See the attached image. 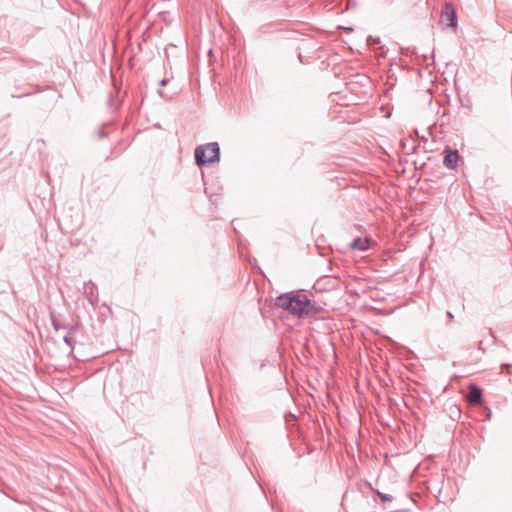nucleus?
<instances>
[{"label":"nucleus","mask_w":512,"mask_h":512,"mask_svg":"<svg viewBox=\"0 0 512 512\" xmlns=\"http://www.w3.org/2000/svg\"><path fill=\"white\" fill-rule=\"evenodd\" d=\"M481 397V390L476 385H471L469 388L467 400L472 404H478L481 401Z\"/></svg>","instance_id":"39448f33"},{"label":"nucleus","mask_w":512,"mask_h":512,"mask_svg":"<svg viewBox=\"0 0 512 512\" xmlns=\"http://www.w3.org/2000/svg\"><path fill=\"white\" fill-rule=\"evenodd\" d=\"M369 240L357 238L351 243V248L358 249L360 251H365L368 249Z\"/></svg>","instance_id":"423d86ee"},{"label":"nucleus","mask_w":512,"mask_h":512,"mask_svg":"<svg viewBox=\"0 0 512 512\" xmlns=\"http://www.w3.org/2000/svg\"><path fill=\"white\" fill-rule=\"evenodd\" d=\"M441 22L447 27L456 26V14L452 4H445L444 10L441 13Z\"/></svg>","instance_id":"7ed1b4c3"},{"label":"nucleus","mask_w":512,"mask_h":512,"mask_svg":"<svg viewBox=\"0 0 512 512\" xmlns=\"http://www.w3.org/2000/svg\"><path fill=\"white\" fill-rule=\"evenodd\" d=\"M458 159L459 154L457 150H446V155L444 157L443 163L447 168L454 169L457 166Z\"/></svg>","instance_id":"20e7f679"},{"label":"nucleus","mask_w":512,"mask_h":512,"mask_svg":"<svg viewBox=\"0 0 512 512\" xmlns=\"http://www.w3.org/2000/svg\"><path fill=\"white\" fill-rule=\"evenodd\" d=\"M195 160L198 166L212 164L220 159V148L217 142H211L195 148Z\"/></svg>","instance_id":"f03ea898"},{"label":"nucleus","mask_w":512,"mask_h":512,"mask_svg":"<svg viewBox=\"0 0 512 512\" xmlns=\"http://www.w3.org/2000/svg\"><path fill=\"white\" fill-rule=\"evenodd\" d=\"M64 341H65V343H67V345H69V346L71 345V338L69 336H65Z\"/></svg>","instance_id":"6e6552de"},{"label":"nucleus","mask_w":512,"mask_h":512,"mask_svg":"<svg viewBox=\"0 0 512 512\" xmlns=\"http://www.w3.org/2000/svg\"><path fill=\"white\" fill-rule=\"evenodd\" d=\"M379 497L381 498L382 501H391L393 499V497L391 495H388V494H384V493H378Z\"/></svg>","instance_id":"0eeeda50"},{"label":"nucleus","mask_w":512,"mask_h":512,"mask_svg":"<svg viewBox=\"0 0 512 512\" xmlns=\"http://www.w3.org/2000/svg\"><path fill=\"white\" fill-rule=\"evenodd\" d=\"M448 317L452 318V314L450 312H447Z\"/></svg>","instance_id":"9d476101"},{"label":"nucleus","mask_w":512,"mask_h":512,"mask_svg":"<svg viewBox=\"0 0 512 512\" xmlns=\"http://www.w3.org/2000/svg\"><path fill=\"white\" fill-rule=\"evenodd\" d=\"M167 82H168V80H165V79L161 80L160 86H165L167 84Z\"/></svg>","instance_id":"1a4fd4ad"},{"label":"nucleus","mask_w":512,"mask_h":512,"mask_svg":"<svg viewBox=\"0 0 512 512\" xmlns=\"http://www.w3.org/2000/svg\"><path fill=\"white\" fill-rule=\"evenodd\" d=\"M275 304L298 318L315 316L323 310L320 305L301 292L282 294L276 298Z\"/></svg>","instance_id":"f257e3e1"}]
</instances>
